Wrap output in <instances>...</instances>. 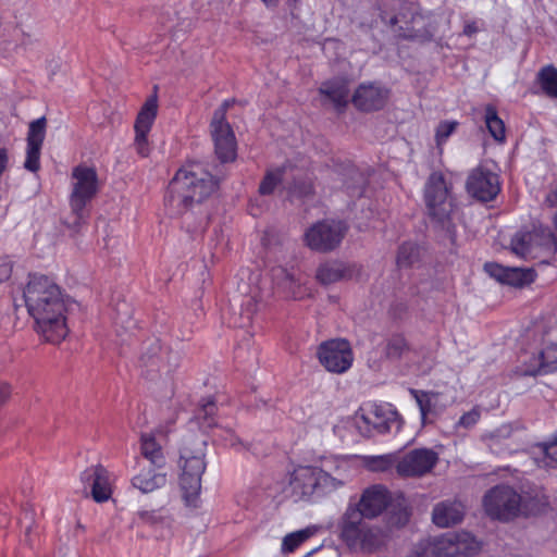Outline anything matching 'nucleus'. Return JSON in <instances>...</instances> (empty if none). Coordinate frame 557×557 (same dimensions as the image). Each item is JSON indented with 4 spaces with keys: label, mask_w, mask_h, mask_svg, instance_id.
Returning a JSON list of instances; mask_svg holds the SVG:
<instances>
[{
    "label": "nucleus",
    "mask_w": 557,
    "mask_h": 557,
    "mask_svg": "<svg viewBox=\"0 0 557 557\" xmlns=\"http://www.w3.org/2000/svg\"><path fill=\"white\" fill-rule=\"evenodd\" d=\"M346 233V226L339 221H322L313 224L304 234L305 244L320 252H329L339 246Z\"/></svg>",
    "instance_id": "9d476101"
},
{
    "label": "nucleus",
    "mask_w": 557,
    "mask_h": 557,
    "mask_svg": "<svg viewBox=\"0 0 557 557\" xmlns=\"http://www.w3.org/2000/svg\"><path fill=\"white\" fill-rule=\"evenodd\" d=\"M485 513L503 522L517 518L522 511V496L509 485H497L483 497Z\"/></svg>",
    "instance_id": "423d86ee"
},
{
    "label": "nucleus",
    "mask_w": 557,
    "mask_h": 557,
    "mask_svg": "<svg viewBox=\"0 0 557 557\" xmlns=\"http://www.w3.org/2000/svg\"><path fill=\"white\" fill-rule=\"evenodd\" d=\"M201 474H190L182 472L180 485L183 491V497L187 505L195 506L196 499L201 490Z\"/></svg>",
    "instance_id": "7c9ffc66"
},
{
    "label": "nucleus",
    "mask_w": 557,
    "mask_h": 557,
    "mask_svg": "<svg viewBox=\"0 0 557 557\" xmlns=\"http://www.w3.org/2000/svg\"><path fill=\"white\" fill-rule=\"evenodd\" d=\"M389 506L387 516L388 528L399 529L405 527L410 519V509L407 499L400 495L395 500H391Z\"/></svg>",
    "instance_id": "cd10ccee"
},
{
    "label": "nucleus",
    "mask_w": 557,
    "mask_h": 557,
    "mask_svg": "<svg viewBox=\"0 0 557 557\" xmlns=\"http://www.w3.org/2000/svg\"><path fill=\"white\" fill-rule=\"evenodd\" d=\"M140 455L150 466L158 468L165 467V455L162 444L157 440L153 433H143L140 435Z\"/></svg>",
    "instance_id": "5701e85b"
},
{
    "label": "nucleus",
    "mask_w": 557,
    "mask_h": 557,
    "mask_svg": "<svg viewBox=\"0 0 557 557\" xmlns=\"http://www.w3.org/2000/svg\"><path fill=\"white\" fill-rule=\"evenodd\" d=\"M137 465L140 467V471L135 474L132 479V485L139 490L141 493H152L153 491L163 487L168 481V474L164 468H158L154 466H143L138 459Z\"/></svg>",
    "instance_id": "aec40b11"
},
{
    "label": "nucleus",
    "mask_w": 557,
    "mask_h": 557,
    "mask_svg": "<svg viewBox=\"0 0 557 557\" xmlns=\"http://www.w3.org/2000/svg\"><path fill=\"white\" fill-rule=\"evenodd\" d=\"M466 513L465 505L459 500H443L432 510V521L440 528H449L460 523Z\"/></svg>",
    "instance_id": "412c9836"
},
{
    "label": "nucleus",
    "mask_w": 557,
    "mask_h": 557,
    "mask_svg": "<svg viewBox=\"0 0 557 557\" xmlns=\"http://www.w3.org/2000/svg\"><path fill=\"white\" fill-rule=\"evenodd\" d=\"M553 222H554L555 227L557 228V212L554 215Z\"/></svg>",
    "instance_id": "e2e57ef3"
},
{
    "label": "nucleus",
    "mask_w": 557,
    "mask_h": 557,
    "mask_svg": "<svg viewBox=\"0 0 557 557\" xmlns=\"http://www.w3.org/2000/svg\"><path fill=\"white\" fill-rule=\"evenodd\" d=\"M537 82L545 95L557 99V69L546 65L537 73Z\"/></svg>",
    "instance_id": "473e14b6"
},
{
    "label": "nucleus",
    "mask_w": 557,
    "mask_h": 557,
    "mask_svg": "<svg viewBox=\"0 0 557 557\" xmlns=\"http://www.w3.org/2000/svg\"><path fill=\"white\" fill-rule=\"evenodd\" d=\"M424 200L429 216L435 227L454 245L456 243L457 210L442 173L434 172L429 176L424 187Z\"/></svg>",
    "instance_id": "7ed1b4c3"
},
{
    "label": "nucleus",
    "mask_w": 557,
    "mask_h": 557,
    "mask_svg": "<svg viewBox=\"0 0 557 557\" xmlns=\"http://www.w3.org/2000/svg\"><path fill=\"white\" fill-rule=\"evenodd\" d=\"M71 186L70 206L75 215L74 224L78 225L85 219V207L99 190L95 168L84 164L75 166L71 174Z\"/></svg>",
    "instance_id": "39448f33"
},
{
    "label": "nucleus",
    "mask_w": 557,
    "mask_h": 557,
    "mask_svg": "<svg viewBox=\"0 0 557 557\" xmlns=\"http://www.w3.org/2000/svg\"><path fill=\"white\" fill-rule=\"evenodd\" d=\"M138 523L159 527L168 524V517L161 510H140L136 513Z\"/></svg>",
    "instance_id": "c03bdc74"
},
{
    "label": "nucleus",
    "mask_w": 557,
    "mask_h": 557,
    "mask_svg": "<svg viewBox=\"0 0 557 557\" xmlns=\"http://www.w3.org/2000/svg\"><path fill=\"white\" fill-rule=\"evenodd\" d=\"M467 190L482 201H490L500 190L498 176L488 170L476 168L468 176Z\"/></svg>",
    "instance_id": "dca6fc26"
},
{
    "label": "nucleus",
    "mask_w": 557,
    "mask_h": 557,
    "mask_svg": "<svg viewBox=\"0 0 557 557\" xmlns=\"http://www.w3.org/2000/svg\"><path fill=\"white\" fill-rule=\"evenodd\" d=\"M265 4H275L278 0H262Z\"/></svg>",
    "instance_id": "052dcab7"
},
{
    "label": "nucleus",
    "mask_w": 557,
    "mask_h": 557,
    "mask_svg": "<svg viewBox=\"0 0 557 557\" xmlns=\"http://www.w3.org/2000/svg\"><path fill=\"white\" fill-rule=\"evenodd\" d=\"M484 270L491 277L495 278L497 282L504 283L507 267H503L498 263L491 262L484 265Z\"/></svg>",
    "instance_id": "864d4df0"
},
{
    "label": "nucleus",
    "mask_w": 557,
    "mask_h": 557,
    "mask_svg": "<svg viewBox=\"0 0 557 557\" xmlns=\"http://www.w3.org/2000/svg\"><path fill=\"white\" fill-rule=\"evenodd\" d=\"M485 124L495 140H505V124L498 116L496 109L492 106H487L485 109Z\"/></svg>",
    "instance_id": "f704fd0d"
},
{
    "label": "nucleus",
    "mask_w": 557,
    "mask_h": 557,
    "mask_svg": "<svg viewBox=\"0 0 557 557\" xmlns=\"http://www.w3.org/2000/svg\"><path fill=\"white\" fill-rule=\"evenodd\" d=\"M481 419V411L479 408H472L470 411L465 412L455 424V429L460 428L469 430L472 429Z\"/></svg>",
    "instance_id": "09e8293b"
},
{
    "label": "nucleus",
    "mask_w": 557,
    "mask_h": 557,
    "mask_svg": "<svg viewBox=\"0 0 557 557\" xmlns=\"http://www.w3.org/2000/svg\"><path fill=\"white\" fill-rule=\"evenodd\" d=\"M513 432V428L510 423L499 425L493 431L485 432L481 438L491 448H497L506 440L510 438Z\"/></svg>",
    "instance_id": "e433bc0d"
},
{
    "label": "nucleus",
    "mask_w": 557,
    "mask_h": 557,
    "mask_svg": "<svg viewBox=\"0 0 557 557\" xmlns=\"http://www.w3.org/2000/svg\"><path fill=\"white\" fill-rule=\"evenodd\" d=\"M216 436L221 438L226 445H230L237 450L246 448L244 443L228 429H219Z\"/></svg>",
    "instance_id": "8fccbe9b"
},
{
    "label": "nucleus",
    "mask_w": 557,
    "mask_h": 557,
    "mask_svg": "<svg viewBox=\"0 0 557 557\" xmlns=\"http://www.w3.org/2000/svg\"><path fill=\"white\" fill-rule=\"evenodd\" d=\"M24 300L36 330L44 338L58 344L67 335L66 301L61 288L48 276H30L24 288Z\"/></svg>",
    "instance_id": "f257e3e1"
},
{
    "label": "nucleus",
    "mask_w": 557,
    "mask_h": 557,
    "mask_svg": "<svg viewBox=\"0 0 557 557\" xmlns=\"http://www.w3.org/2000/svg\"><path fill=\"white\" fill-rule=\"evenodd\" d=\"M218 187L213 176L197 162L182 166L169 184L165 205L181 214L193 203H200Z\"/></svg>",
    "instance_id": "f03ea898"
},
{
    "label": "nucleus",
    "mask_w": 557,
    "mask_h": 557,
    "mask_svg": "<svg viewBox=\"0 0 557 557\" xmlns=\"http://www.w3.org/2000/svg\"><path fill=\"white\" fill-rule=\"evenodd\" d=\"M273 282L283 289L288 296L298 297L300 288V278L296 272L283 267L272 269Z\"/></svg>",
    "instance_id": "bb28decb"
},
{
    "label": "nucleus",
    "mask_w": 557,
    "mask_h": 557,
    "mask_svg": "<svg viewBox=\"0 0 557 557\" xmlns=\"http://www.w3.org/2000/svg\"><path fill=\"white\" fill-rule=\"evenodd\" d=\"M407 10L410 13V20L405 21V27L400 26V29L404 30L403 36L419 41L431 40L436 33L434 15L419 13L412 5Z\"/></svg>",
    "instance_id": "f3484780"
},
{
    "label": "nucleus",
    "mask_w": 557,
    "mask_h": 557,
    "mask_svg": "<svg viewBox=\"0 0 557 557\" xmlns=\"http://www.w3.org/2000/svg\"><path fill=\"white\" fill-rule=\"evenodd\" d=\"M406 351H408V345L403 336L395 335L387 341L385 347L387 358L394 360L399 359Z\"/></svg>",
    "instance_id": "a18cd8bd"
},
{
    "label": "nucleus",
    "mask_w": 557,
    "mask_h": 557,
    "mask_svg": "<svg viewBox=\"0 0 557 557\" xmlns=\"http://www.w3.org/2000/svg\"><path fill=\"white\" fill-rule=\"evenodd\" d=\"M398 22H399L398 16H394V17L391 20V23H392V24H397Z\"/></svg>",
    "instance_id": "680f3d73"
},
{
    "label": "nucleus",
    "mask_w": 557,
    "mask_h": 557,
    "mask_svg": "<svg viewBox=\"0 0 557 557\" xmlns=\"http://www.w3.org/2000/svg\"><path fill=\"white\" fill-rule=\"evenodd\" d=\"M557 370V344L545 347L534 359V364L528 367L524 375L547 374Z\"/></svg>",
    "instance_id": "393cba45"
},
{
    "label": "nucleus",
    "mask_w": 557,
    "mask_h": 557,
    "mask_svg": "<svg viewBox=\"0 0 557 557\" xmlns=\"http://www.w3.org/2000/svg\"><path fill=\"white\" fill-rule=\"evenodd\" d=\"M541 453L543 467L554 468L557 466V432L552 442L541 445Z\"/></svg>",
    "instance_id": "de8ad7c7"
},
{
    "label": "nucleus",
    "mask_w": 557,
    "mask_h": 557,
    "mask_svg": "<svg viewBox=\"0 0 557 557\" xmlns=\"http://www.w3.org/2000/svg\"><path fill=\"white\" fill-rule=\"evenodd\" d=\"M347 273L348 269L344 263L330 261L318 268L315 277L321 284L330 285L345 278Z\"/></svg>",
    "instance_id": "c85d7f7f"
},
{
    "label": "nucleus",
    "mask_w": 557,
    "mask_h": 557,
    "mask_svg": "<svg viewBox=\"0 0 557 557\" xmlns=\"http://www.w3.org/2000/svg\"><path fill=\"white\" fill-rule=\"evenodd\" d=\"M454 532L446 533L433 540L432 550L438 557H455Z\"/></svg>",
    "instance_id": "ea45409f"
},
{
    "label": "nucleus",
    "mask_w": 557,
    "mask_h": 557,
    "mask_svg": "<svg viewBox=\"0 0 557 557\" xmlns=\"http://www.w3.org/2000/svg\"><path fill=\"white\" fill-rule=\"evenodd\" d=\"M320 94L329 99L333 106L341 110L348 103L349 87L344 79H334L325 82L320 87Z\"/></svg>",
    "instance_id": "a878e982"
},
{
    "label": "nucleus",
    "mask_w": 557,
    "mask_h": 557,
    "mask_svg": "<svg viewBox=\"0 0 557 557\" xmlns=\"http://www.w3.org/2000/svg\"><path fill=\"white\" fill-rule=\"evenodd\" d=\"M530 234H517L511 240L512 252L519 257L528 258L532 253Z\"/></svg>",
    "instance_id": "49530a36"
},
{
    "label": "nucleus",
    "mask_w": 557,
    "mask_h": 557,
    "mask_svg": "<svg viewBox=\"0 0 557 557\" xmlns=\"http://www.w3.org/2000/svg\"><path fill=\"white\" fill-rule=\"evenodd\" d=\"M250 319H251V313L249 312V313L247 314V320L249 321Z\"/></svg>",
    "instance_id": "0e129e2a"
},
{
    "label": "nucleus",
    "mask_w": 557,
    "mask_h": 557,
    "mask_svg": "<svg viewBox=\"0 0 557 557\" xmlns=\"http://www.w3.org/2000/svg\"><path fill=\"white\" fill-rule=\"evenodd\" d=\"M388 98L387 89L375 84H361L352 96L354 106L362 111L380 110Z\"/></svg>",
    "instance_id": "6ab92c4d"
},
{
    "label": "nucleus",
    "mask_w": 557,
    "mask_h": 557,
    "mask_svg": "<svg viewBox=\"0 0 557 557\" xmlns=\"http://www.w3.org/2000/svg\"><path fill=\"white\" fill-rule=\"evenodd\" d=\"M317 531L315 527H309L304 530H299L287 534L283 539L282 550L284 553L294 552L300 544L311 537Z\"/></svg>",
    "instance_id": "4c0bfd02"
},
{
    "label": "nucleus",
    "mask_w": 557,
    "mask_h": 557,
    "mask_svg": "<svg viewBox=\"0 0 557 557\" xmlns=\"http://www.w3.org/2000/svg\"><path fill=\"white\" fill-rule=\"evenodd\" d=\"M234 100H225L214 111L211 120V136L214 143V150L221 162L234 161L236 158V139L234 132L225 115Z\"/></svg>",
    "instance_id": "6e6552de"
},
{
    "label": "nucleus",
    "mask_w": 557,
    "mask_h": 557,
    "mask_svg": "<svg viewBox=\"0 0 557 557\" xmlns=\"http://www.w3.org/2000/svg\"><path fill=\"white\" fill-rule=\"evenodd\" d=\"M317 357L324 369L342 374L348 371L354 361L350 344L346 339H331L319 345Z\"/></svg>",
    "instance_id": "9b49d317"
},
{
    "label": "nucleus",
    "mask_w": 557,
    "mask_h": 557,
    "mask_svg": "<svg viewBox=\"0 0 557 557\" xmlns=\"http://www.w3.org/2000/svg\"><path fill=\"white\" fill-rule=\"evenodd\" d=\"M12 270H13V264L9 259H7V258L0 259V283L10 278V276L12 274Z\"/></svg>",
    "instance_id": "5fc2aeb1"
},
{
    "label": "nucleus",
    "mask_w": 557,
    "mask_h": 557,
    "mask_svg": "<svg viewBox=\"0 0 557 557\" xmlns=\"http://www.w3.org/2000/svg\"><path fill=\"white\" fill-rule=\"evenodd\" d=\"M157 112L158 100L157 97L153 96L146 100L135 121L134 128L136 135L134 145L137 152L143 157H147L149 154L147 135L151 129Z\"/></svg>",
    "instance_id": "2eb2a0df"
},
{
    "label": "nucleus",
    "mask_w": 557,
    "mask_h": 557,
    "mask_svg": "<svg viewBox=\"0 0 557 557\" xmlns=\"http://www.w3.org/2000/svg\"><path fill=\"white\" fill-rule=\"evenodd\" d=\"M320 473L317 474L318 479V492L322 494H327L337 491L343 487L348 481L342 478L334 476L332 474L323 473L318 470Z\"/></svg>",
    "instance_id": "a19ab883"
},
{
    "label": "nucleus",
    "mask_w": 557,
    "mask_h": 557,
    "mask_svg": "<svg viewBox=\"0 0 557 557\" xmlns=\"http://www.w3.org/2000/svg\"><path fill=\"white\" fill-rule=\"evenodd\" d=\"M178 358L176 355H172L170 350L163 348L159 343H154L150 348L141 356L140 362L147 376L151 380L156 379V374L164 376V397H171L173 395V384L169 379L170 373L174 368L177 367Z\"/></svg>",
    "instance_id": "1a4fd4ad"
},
{
    "label": "nucleus",
    "mask_w": 557,
    "mask_h": 557,
    "mask_svg": "<svg viewBox=\"0 0 557 557\" xmlns=\"http://www.w3.org/2000/svg\"><path fill=\"white\" fill-rule=\"evenodd\" d=\"M418 258V247L412 243H405L398 249L396 262L398 267L407 268L413 264Z\"/></svg>",
    "instance_id": "79ce46f5"
},
{
    "label": "nucleus",
    "mask_w": 557,
    "mask_h": 557,
    "mask_svg": "<svg viewBox=\"0 0 557 557\" xmlns=\"http://www.w3.org/2000/svg\"><path fill=\"white\" fill-rule=\"evenodd\" d=\"M203 446L205 442L202 441L198 443L195 449L186 445L182 448L180 459L182 472L203 474L206 470Z\"/></svg>",
    "instance_id": "b1692460"
},
{
    "label": "nucleus",
    "mask_w": 557,
    "mask_h": 557,
    "mask_svg": "<svg viewBox=\"0 0 557 557\" xmlns=\"http://www.w3.org/2000/svg\"><path fill=\"white\" fill-rule=\"evenodd\" d=\"M10 397V389L8 386H2L0 388V406L3 405L8 398Z\"/></svg>",
    "instance_id": "bf43d9fd"
},
{
    "label": "nucleus",
    "mask_w": 557,
    "mask_h": 557,
    "mask_svg": "<svg viewBox=\"0 0 557 557\" xmlns=\"http://www.w3.org/2000/svg\"><path fill=\"white\" fill-rule=\"evenodd\" d=\"M479 28L475 24V22H468L466 23L465 27H463V34L466 36H472L473 34L478 33Z\"/></svg>",
    "instance_id": "4d7b16f0"
},
{
    "label": "nucleus",
    "mask_w": 557,
    "mask_h": 557,
    "mask_svg": "<svg viewBox=\"0 0 557 557\" xmlns=\"http://www.w3.org/2000/svg\"><path fill=\"white\" fill-rule=\"evenodd\" d=\"M391 495L383 485H372L366 488L356 507H348L347 510H354L361 513L362 518L373 519L380 516L391 504Z\"/></svg>",
    "instance_id": "4468645a"
},
{
    "label": "nucleus",
    "mask_w": 557,
    "mask_h": 557,
    "mask_svg": "<svg viewBox=\"0 0 557 557\" xmlns=\"http://www.w3.org/2000/svg\"><path fill=\"white\" fill-rule=\"evenodd\" d=\"M455 540V557H471L476 555L481 549V543L469 532H454Z\"/></svg>",
    "instance_id": "c756f323"
},
{
    "label": "nucleus",
    "mask_w": 557,
    "mask_h": 557,
    "mask_svg": "<svg viewBox=\"0 0 557 557\" xmlns=\"http://www.w3.org/2000/svg\"><path fill=\"white\" fill-rule=\"evenodd\" d=\"M46 126L47 121L44 116L29 124L24 168L30 172H37L40 168V150L46 136Z\"/></svg>",
    "instance_id": "a211bd4d"
},
{
    "label": "nucleus",
    "mask_w": 557,
    "mask_h": 557,
    "mask_svg": "<svg viewBox=\"0 0 557 557\" xmlns=\"http://www.w3.org/2000/svg\"><path fill=\"white\" fill-rule=\"evenodd\" d=\"M438 462V454L431 448H416L398 457L396 472L403 478H421Z\"/></svg>",
    "instance_id": "f8f14e48"
},
{
    "label": "nucleus",
    "mask_w": 557,
    "mask_h": 557,
    "mask_svg": "<svg viewBox=\"0 0 557 557\" xmlns=\"http://www.w3.org/2000/svg\"><path fill=\"white\" fill-rule=\"evenodd\" d=\"M339 529L341 539L348 547L368 553L377 549L385 537L381 528L367 523L361 513L354 510L345 511Z\"/></svg>",
    "instance_id": "20e7f679"
},
{
    "label": "nucleus",
    "mask_w": 557,
    "mask_h": 557,
    "mask_svg": "<svg viewBox=\"0 0 557 557\" xmlns=\"http://www.w3.org/2000/svg\"><path fill=\"white\" fill-rule=\"evenodd\" d=\"M545 202L552 208L557 206V187L546 196Z\"/></svg>",
    "instance_id": "13d9d810"
},
{
    "label": "nucleus",
    "mask_w": 557,
    "mask_h": 557,
    "mask_svg": "<svg viewBox=\"0 0 557 557\" xmlns=\"http://www.w3.org/2000/svg\"><path fill=\"white\" fill-rule=\"evenodd\" d=\"M398 461V456L396 454H385L377 456H367L364 457V466L375 472H384L393 467L396 468Z\"/></svg>",
    "instance_id": "c9c22d12"
},
{
    "label": "nucleus",
    "mask_w": 557,
    "mask_h": 557,
    "mask_svg": "<svg viewBox=\"0 0 557 557\" xmlns=\"http://www.w3.org/2000/svg\"><path fill=\"white\" fill-rule=\"evenodd\" d=\"M535 273L531 268H507L503 284L521 287L534 281Z\"/></svg>",
    "instance_id": "72a5a7b5"
},
{
    "label": "nucleus",
    "mask_w": 557,
    "mask_h": 557,
    "mask_svg": "<svg viewBox=\"0 0 557 557\" xmlns=\"http://www.w3.org/2000/svg\"><path fill=\"white\" fill-rule=\"evenodd\" d=\"M355 424L362 436L370 437L374 433H387L393 428L399 430L401 421L397 411L391 406L374 404L356 414Z\"/></svg>",
    "instance_id": "0eeeda50"
},
{
    "label": "nucleus",
    "mask_w": 557,
    "mask_h": 557,
    "mask_svg": "<svg viewBox=\"0 0 557 557\" xmlns=\"http://www.w3.org/2000/svg\"><path fill=\"white\" fill-rule=\"evenodd\" d=\"M412 395L416 398V401L419 406L421 418L424 421L428 412L430 411V395L428 393H419L417 391H411Z\"/></svg>",
    "instance_id": "603ef678"
},
{
    "label": "nucleus",
    "mask_w": 557,
    "mask_h": 557,
    "mask_svg": "<svg viewBox=\"0 0 557 557\" xmlns=\"http://www.w3.org/2000/svg\"><path fill=\"white\" fill-rule=\"evenodd\" d=\"M283 178V171L281 169L270 170L267 172L259 186L261 195H270L281 184Z\"/></svg>",
    "instance_id": "37998d69"
},
{
    "label": "nucleus",
    "mask_w": 557,
    "mask_h": 557,
    "mask_svg": "<svg viewBox=\"0 0 557 557\" xmlns=\"http://www.w3.org/2000/svg\"><path fill=\"white\" fill-rule=\"evenodd\" d=\"M317 470L323 473L332 474L344 480H349L350 465L349 461L342 457H325L321 460Z\"/></svg>",
    "instance_id": "2f4dec72"
},
{
    "label": "nucleus",
    "mask_w": 557,
    "mask_h": 557,
    "mask_svg": "<svg viewBox=\"0 0 557 557\" xmlns=\"http://www.w3.org/2000/svg\"><path fill=\"white\" fill-rule=\"evenodd\" d=\"M82 481L91 487V496L97 503L106 502L111 496V486L108 471L100 465L86 469L82 473Z\"/></svg>",
    "instance_id": "4be33fe9"
},
{
    "label": "nucleus",
    "mask_w": 557,
    "mask_h": 557,
    "mask_svg": "<svg viewBox=\"0 0 557 557\" xmlns=\"http://www.w3.org/2000/svg\"><path fill=\"white\" fill-rule=\"evenodd\" d=\"M320 472L315 467L304 466L296 468L290 474L288 486L285 493L294 502L309 500L318 492L317 474Z\"/></svg>",
    "instance_id": "ddd939ff"
},
{
    "label": "nucleus",
    "mask_w": 557,
    "mask_h": 557,
    "mask_svg": "<svg viewBox=\"0 0 557 557\" xmlns=\"http://www.w3.org/2000/svg\"><path fill=\"white\" fill-rule=\"evenodd\" d=\"M9 163V154L5 148L0 147V176L5 172Z\"/></svg>",
    "instance_id": "6e6d98bb"
},
{
    "label": "nucleus",
    "mask_w": 557,
    "mask_h": 557,
    "mask_svg": "<svg viewBox=\"0 0 557 557\" xmlns=\"http://www.w3.org/2000/svg\"><path fill=\"white\" fill-rule=\"evenodd\" d=\"M456 122H442L436 128L437 145H442L455 131Z\"/></svg>",
    "instance_id": "3c124183"
},
{
    "label": "nucleus",
    "mask_w": 557,
    "mask_h": 557,
    "mask_svg": "<svg viewBox=\"0 0 557 557\" xmlns=\"http://www.w3.org/2000/svg\"><path fill=\"white\" fill-rule=\"evenodd\" d=\"M216 412V406L213 398L209 397L203 399L198 408L196 419L198 420L202 429H210L214 425V414Z\"/></svg>",
    "instance_id": "58836bf2"
}]
</instances>
